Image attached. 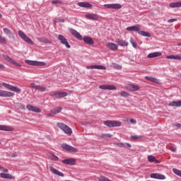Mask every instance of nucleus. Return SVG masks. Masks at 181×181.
Wrapping results in <instances>:
<instances>
[{
    "instance_id": "nucleus-36",
    "label": "nucleus",
    "mask_w": 181,
    "mask_h": 181,
    "mask_svg": "<svg viewBox=\"0 0 181 181\" xmlns=\"http://www.w3.org/2000/svg\"><path fill=\"white\" fill-rule=\"evenodd\" d=\"M49 158L50 159H52V160H54L55 162H57V160H59V157L54 155V153H51Z\"/></svg>"
},
{
    "instance_id": "nucleus-60",
    "label": "nucleus",
    "mask_w": 181,
    "mask_h": 181,
    "mask_svg": "<svg viewBox=\"0 0 181 181\" xmlns=\"http://www.w3.org/2000/svg\"><path fill=\"white\" fill-rule=\"evenodd\" d=\"M11 156H12V158H16V154H12Z\"/></svg>"
},
{
    "instance_id": "nucleus-51",
    "label": "nucleus",
    "mask_w": 181,
    "mask_h": 181,
    "mask_svg": "<svg viewBox=\"0 0 181 181\" xmlns=\"http://www.w3.org/2000/svg\"><path fill=\"white\" fill-rule=\"evenodd\" d=\"M18 107L21 110H25V105H23V104H22V103H18Z\"/></svg>"
},
{
    "instance_id": "nucleus-53",
    "label": "nucleus",
    "mask_w": 181,
    "mask_h": 181,
    "mask_svg": "<svg viewBox=\"0 0 181 181\" xmlns=\"http://www.w3.org/2000/svg\"><path fill=\"white\" fill-rule=\"evenodd\" d=\"M38 42H41V43H45V38H38Z\"/></svg>"
},
{
    "instance_id": "nucleus-12",
    "label": "nucleus",
    "mask_w": 181,
    "mask_h": 181,
    "mask_svg": "<svg viewBox=\"0 0 181 181\" xmlns=\"http://www.w3.org/2000/svg\"><path fill=\"white\" fill-rule=\"evenodd\" d=\"M150 177H151V179H157L158 180H165V179H166L164 175L159 173H151Z\"/></svg>"
},
{
    "instance_id": "nucleus-9",
    "label": "nucleus",
    "mask_w": 181,
    "mask_h": 181,
    "mask_svg": "<svg viewBox=\"0 0 181 181\" xmlns=\"http://www.w3.org/2000/svg\"><path fill=\"white\" fill-rule=\"evenodd\" d=\"M103 6L107 9H121L122 8V6L119 4H104Z\"/></svg>"
},
{
    "instance_id": "nucleus-32",
    "label": "nucleus",
    "mask_w": 181,
    "mask_h": 181,
    "mask_svg": "<svg viewBox=\"0 0 181 181\" xmlns=\"http://www.w3.org/2000/svg\"><path fill=\"white\" fill-rule=\"evenodd\" d=\"M139 35L144 36L145 37H151V35L149 34V33L141 30H139Z\"/></svg>"
},
{
    "instance_id": "nucleus-38",
    "label": "nucleus",
    "mask_w": 181,
    "mask_h": 181,
    "mask_svg": "<svg viewBox=\"0 0 181 181\" xmlns=\"http://www.w3.org/2000/svg\"><path fill=\"white\" fill-rule=\"evenodd\" d=\"M112 67L116 70H121V69H122V66L121 65L116 63L112 64Z\"/></svg>"
},
{
    "instance_id": "nucleus-63",
    "label": "nucleus",
    "mask_w": 181,
    "mask_h": 181,
    "mask_svg": "<svg viewBox=\"0 0 181 181\" xmlns=\"http://www.w3.org/2000/svg\"><path fill=\"white\" fill-rule=\"evenodd\" d=\"M178 46H181V44H178Z\"/></svg>"
},
{
    "instance_id": "nucleus-40",
    "label": "nucleus",
    "mask_w": 181,
    "mask_h": 181,
    "mask_svg": "<svg viewBox=\"0 0 181 181\" xmlns=\"http://www.w3.org/2000/svg\"><path fill=\"white\" fill-rule=\"evenodd\" d=\"M13 95H15L14 93L5 90V97H13Z\"/></svg>"
},
{
    "instance_id": "nucleus-45",
    "label": "nucleus",
    "mask_w": 181,
    "mask_h": 181,
    "mask_svg": "<svg viewBox=\"0 0 181 181\" xmlns=\"http://www.w3.org/2000/svg\"><path fill=\"white\" fill-rule=\"evenodd\" d=\"M148 162H155V156H148Z\"/></svg>"
},
{
    "instance_id": "nucleus-35",
    "label": "nucleus",
    "mask_w": 181,
    "mask_h": 181,
    "mask_svg": "<svg viewBox=\"0 0 181 181\" xmlns=\"http://www.w3.org/2000/svg\"><path fill=\"white\" fill-rule=\"evenodd\" d=\"M100 138H103L104 139L107 138H111L112 136V134H103L101 136H98Z\"/></svg>"
},
{
    "instance_id": "nucleus-42",
    "label": "nucleus",
    "mask_w": 181,
    "mask_h": 181,
    "mask_svg": "<svg viewBox=\"0 0 181 181\" xmlns=\"http://www.w3.org/2000/svg\"><path fill=\"white\" fill-rule=\"evenodd\" d=\"M120 95H121L122 97H125V98H127V97H129V93H127V92H125V91H122V92L120 93Z\"/></svg>"
},
{
    "instance_id": "nucleus-44",
    "label": "nucleus",
    "mask_w": 181,
    "mask_h": 181,
    "mask_svg": "<svg viewBox=\"0 0 181 181\" xmlns=\"http://www.w3.org/2000/svg\"><path fill=\"white\" fill-rule=\"evenodd\" d=\"M130 43L131 45H132L133 47H134V49H136V43L135 42V41H134L133 38H130Z\"/></svg>"
},
{
    "instance_id": "nucleus-48",
    "label": "nucleus",
    "mask_w": 181,
    "mask_h": 181,
    "mask_svg": "<svg viewBox=\"0 0 181 181\" xmlns=\"http://www.w3.org/2000/svg\"><path fill=\"white\" fill-rule=\"evenodd\" d=\"M177 21V19L176 18H172L168 21V23H173V22H176Z\"/></svg>"
},
{
    "instance_id": "nucleus-5",
    "label": "nucleus",
    "mask_w": 181,
    "mask_h": 181,
    "mask_svg": "<svg viewBox=\"0 0 181 181\" xmlns=\"http://www.w3.org/2000/svg\"><path fill=\"white\" fill-rule=\"evenodd\" d=\"M18 36L22 39L24 42L26 43H28V45H34V42L32 41V39H30L29 37L26 36V34L23 33L22 30L18 31Z\"/></svg>"
},
{
    "instance_id": "nucleus-2",
    "label": "nucleus",
    "mask_w": 181,
    "mask_h": 181,
    "mask_svg": "<svg viewBox=\"0 0 181 181\" xmlns=\"http://www.w3.org/2000/svg\"><path fill=\"white\" fill-rule=\"evenodd\" d=\"M57 125L65 134H67L68 135H71V134H73V131L71 130V129L69 127V126L66 125L64 123L58 122Z\"/></svg>"
},
{
    "instance_id": "nucleus-25",
    "label": "nucleus",
    "mask_w": 181,
    "mask_h": 181,
    "mask_svg": "<svg viewBox=\"0 0 181 181\" xmlns=\"http://www.w3.org/2000/svg\"><path fill=\"white\" fill-rule=\"evenodd\" d=\"M78 6L81 8H93V5L88 2H78Z\"/></svg>"
},
{
    "instance_id": "nucleus-29",
    "label": "nucleus",
    "mask_w": 181,
    "mask_h": 181,
    "mask_svg": "<svg viewBox=\"0 0 181 181\" xmlns=\"http://www.w3.org/2000/svg\"><path fill=\"white\" fill-rule=\"evenodd\" d=\"M170 8H181V1L173 2L169 4Z\"/></svg>"
},
{
    "instance_id": "nucleus-56",
    "label": "nucleus",
    "mask_w": 181,
    "mask_h": 181,
    "mask_svg": "<svg viewBox=\"0 0 181 181\" xmlns=\"http://www.w3.org/2000/svg\"><path fill=\"white\" fill-rule=\"evenodd\" d=\"M139 138H141V136H132V139H139Z\"/></svg>"
},
{
    "instance_id": "nucleus-52",
    "label": "nucleus",
    "mask_w": 181,
    "mask_h": 181,
    "mask_svg": "<svg viewBox=\"0 0 181 181\" xmlns=\"http://www.w3.org/2000/svg\"><path fill=\"white\" fill-rule=\"evenodd\" d=\"M130 122L133 124H136V120H135L134 119H131Z\"/></svg>"
},
{
    "instance_id": "nucleus-55",
    "label": "nucleus",
    "mask_w": 181,
    "mask_h": 181,
    "mask_svg": "<svg viewBox=\"0 0 181 181\" xmlns=\"http://www.w3.org/2000/svg\"><path fill=\"white\" fill-rule=\"evenodd\" d=\"M53 115H53V113H52V110H51L50 112L47 115V117H53Z\"/></svg>"
},
{
    "instance_id": "nucleus-31",
    "label": "nucleus",
    "mask_w": 181,
    "mask_h": 181,
    "mask_svg": "<svg viewBox=\"0 0 181 181\" xmlns=\"http://www.w3.org/2000/svg\"><path fill=\"white\" fill-rule=\"evenodd\" d=\"M129 88L131 90V91H138L140 90L139 86L134 85V84H130L129 86Z\"/></svg>"
},
{
    "instance_id": "nucleus-13",
    "label": "nucleus",
    "mask_w": 181,
    "mask_h": 181,
    "mask_svg": "<svg viewBox=\"0 0 181 181\" xmlns=\"http://www.w3.org/2000/svg\"><path fill=\"white\" fill-rule=\"evenodd\" d=\"M26 108L28 111H32L33 112H42V110H40V108L33 106L32 105H27Z\"/></svg>"
},
{
    "instance_id": "nucleus-18",
    "label": "nucleus",
    "mask_w": 181,
    "mask_h": 181,
    "mask_svg": "<svg viewBox=\"0 0 181 181\" xmlns=\"http://www.w3.org/2000/svg\"><path fill=\"white\" fill-rule=\"evenodd\" d=\"M3 32L9 37V39H15V35L12 33V31L8 28H3Z\"/></svg>"
},
{
    "instance_id": "nucleus-54",
    "label": "nucleus",
    "mask_w": 181,
    "mask_h": 181,
    "mask_svg": "<svg viewBox=\"0 0 181 181\" xmlns=\"http://www.w3.org/2000/svg\"><path fill=\"white\" fill-rule=\"evenodd\" d=\"M44 43H51V42L48 39L44 38Z\"/></svg>"
},
{
    "instance_id": "nucleus-58",
    "label": "nucleus",
    "mask_w": 181,
    "mask_h": 181,
    "mask_svg": "<svg viewBox=\"0 0 181 181\" xmlns=\"http://www.w3.org/2000/svg\"><path fill=\"white\" fill-rule=\"evenodd\" d=\"M175 127H177V128H180L181 127V124H175Z\"/></svg>"
},
{
    "instance_id": "nucleus-39",
    "label": "nucleus",
    "mask_w": 181,
    "mask_h": 181,
    "mask_svg": "<svg viewBox=\"0 0 181 181\" xmlns=\"http://www.w3.org/2000/svg\"><path fill=\"white\" fill-rule=\"evenodd\" d=\"M173 172L175 173V175H177V176H180V177H181V170L173 168Z\"/></svg>"
},
{
    "instance_id": "nucleus-19",
    "label": "nucleus",
    "mask_w": 181,
    "mask_h": 181,
    "mask_svg": "<svg viewBox=\"0 0 181 181\" xmlns=\"http://www.w3.org/2000/svg\"><path fill=\"white\" fill-rule=\"evenodd\" d=\"M85 18L90 21H98V16L95 13H88L85 16Z\"/></svg>"
},
{
    "instance_id": "nucleus-23",
    "label": "nucleus",
    "mask_w": 181,
    "mask_h": 181,
    "mask_svg": "<svg viewBox=\"0 0 181 181\" xmlns=\"http://www.w3.org/2000/svg\"><path fill=\"white\" fill-rule=\"evenodd\" d=\"M145 78L146 80L151 81V83H156V84H159L160 83V81L155 77L146 76Z\"/></svg>"
},
{
    "instance_id": "nucleus-37",
    "label": "nucleus",
    "mask_w": 181,
    "mask_h": 181,
    "mask_svg": "<svg viewBox=\"0 0 181 181\" xmlns=\"http://www.w3.org/2000/svg\"><path fill=\"white\" fill-rule=\"evenodd\" d=\"M3 57H4V59L6 60H7V62H9L10 63H11V64L13 63V62L15 60L12 59V58H11L8 55H3Z\"/></svg>"
},
{
    "instance_id": "nucleus-14",
    "label": "nucleus",
    "mask_w": 181,
    "mask_h": 181,
    "mask_svg": "<svg viewBox=\"0 0 181 181\" xmlns=\"http://www.w3.org/2000/svg\"><path fill=\"white\" fill-rule=\"evenodd\" d=\"M86 69L88 70H93V69H96L97 70H105V66L103 65H90L86 66Z\"/></svg>"
},
{
    "instance_id": "nucleus-62",
    "label": "nucleus",
    "mask_w": 181,
    "mask_h": 181,
    "mask_svg": "<svg viewBox=\"0 0 181 181\" xmlns=\"http://www.w3.org/2000/svg\"><path fill=\"white\" fill-rule=\"evenodd\" d=\"M2 18V14L0 13V18Z\"/></svg>"
},
{
    "instance_id": "nucleus-46",
    "label": "nucleus",
    "mask_w": 181,
    "mask_h": 181,
    "mask_svg": "<svg viewBox=\"0 0 181 181\" xmlns=\"http://www.w3.org/2000/svg\"><path fill=\"white\" fill-rule=\"evenodd\" d=\"M55 22H57L58 23H64V19H63V18H56Z\"/></svg>"
},
{
    "instance_id": "nucleus-30",
    "label": "nucleus",
    "mask_w": 181,
    "mask_h": 181,
    "mask_svg": "<svg viewBox=\"0 0 181 181\" xmlns=\"http://www.w3.org/2000/svg\"><path fill=\"white\" fill-rule=\"evenodd\" d=\"M117 146H119V148H131V144L128 143H117Z\"/></svg>"
},
{
    "instance_id": "nucleus-16",
    "label": "nucleus",
    "mask_w": 181,
    "mask_h": 181,
    "mask_svg": "<svg viewBox=\"0 0 181 181\" xmlns=\"http://www.w3.org/2000/svg\"><path fill=\"white\" fill-rule=\"evenodd\" d=\"M126 30H127L129 32H138V33H139V30H141V28H139V25H132V26L127 27L126 28Z\"/></svg>"
},
{
    "instance_id": "nucleus-47",
    "label": "nucleus",
    "mask_w": 181,
    "mask_h": 181,
    "mask_svg": "<svg viewBox=\"0 0 181 181\" xmlns=\"http://www.w3.org/2000/svg\"><path fill=\"white\" fill-rule=\"evenodd\" d=\"M52 4H53V5H56L57 4H62V1H60L59 0H52Z\"/></svg>"
},
{
    "instance_id": "nucleus-24",
    "label": "nucleus",
    "mask_w": 181,
    "mask_h": 181,
    "mask_svg": "<svg viewBox=\"0 0 181 181\" xmlns=\"http://www.w3.org/2000/svg\"><path fill=\"white\" fill-rule=\"evenodd\" d=\"M0 131L12 132V131H13V127H11V126L0 124Z\"/></svg>"
},
{
    "instance_id": "nucleus-33",
    "label": "nucleus",
    "mask_w": 181,
    "mask_h": 181,
    "mask_svg": "<svg viewBox=\"0 0 181 181\" xmlns=\"http://www.w3.org/2000/svg\"><path fill=\"white\" fill-rule=\"evenodd\" d=\"M62 108L60 107H56L52 110V114H53V115H56V114H59V112H62Z\"/></svg>"
},
{
    "instance_id": "nucleus-28",
    "label": "nucleus",
    "mask_w": 181,
    "mask_h": 181,
    "mask_svg": "<svg viewBox=\"0 0 181 181\" xmlns=\"http://www.w3.org/2000/svg\"><path fill=\"white\" fill-rule=\"evenodd\" d=\"M168 105L169 107H181V100L170 102Z\"/></svg>"
},
{
    "instance_id": "nucleus-15",
    "label": "nucleus",
    "mask_w": 181,
    "mask_h": 181,
    "mask_svg": "<svg viewBox=\"0 0 181 181\" xmlns=\"http://www.w3.org/2000/svg\"><path fill=\"white\" fill-rule=\"evenodd\" d=\"M62 163L64 165H71L73 166V165H76V159L75 158H66L62 160Z\"/></svg>"
},
{
    "instance_id": "nucleus-57",
    "label": "nucleus",
    "mask_w": 181,
    "mask_h": 181,
    "mask_svg": "<svg viewBox=\"0 0 181 181\" xmlns=\"http://www.w3.org/2000/svg\"><path fill=\"white\" fill-rule=\"evenodd\" d=\"M170 151H171V152H176V148L174 147H170Z\"/></svg>"
},
{
    "instance_id": "nucleus-61",
    "label": "nucleus",
    "mask_w": 181,
    "mask_h": 181,
    "mask_svg": "<svg viewBox=\"0 0 181 181\" xmlns=\"http://www.w3.org/2000/svg\"><path fill=\"white\" fill-rule=\"evenodd\" d=\"M154 161L156 162V163H160L159 160H155Z\"/></svg>"
},
{
    "instance_id": "nucleus-17",
    "label": "nucleus",
    "mask_w": 181,
    "mask_h": 181,
    "mask_svg": "<svg viewBox=\"0 0 181 181\" xmlns=\"http://www.w3.org/2000/svg\"><path fill=\"white\" fill-rule=\"evenodd\" d=\"M49 170L53 173L54 175H57V176H60L61 177H64V174L59 170H57L56 168L53 167H49Z\"/></svg>"
},
{
    "instance_id": "nucleus-50",
    "label": "nucleus",
    "mask_w": 181,
    "mask_h": 181,
    "mask_svg": "<svg viewBox=\"0 0 181 181\" xmlns=\"http://www.w3.org/2000/svg\"><path fill=\"white\" fill-rule=\"evenodd\" d=\"M0 97H5V90H0Z\"/></svg>"
},
{
    "instance_id": "nucleus-4",
    "label": "nucleus",
    "mask_w": 181,
    "mask_h": 181,
    "mask_svg": "<svg viewBox=\"0 0 181 181\" xmlns=\"http://www.w3.org/2000/svg\"><path fill=\"white\" fill-rule=\"evenodd\" d=\"M104 124L109 128H114L115 127H121V122L117 120H106L104 122Z\"/></svg>"
},
{
    "instance_id": "nucleus-1",
    "label": "nucleus",
    "mask_w": 181,
    "mask_h": 181,
    "mask_svg": "<svg viewBox=\"0 0 181 181\" xmlns=\"http://www.w3.org/2000/svg\"><path fill=\"white\" fill-rule=\"evenodd\" d=\"M69 32L71 33L72 36H74L78 40H83L86 45H94V40L90 37L85 36L83 37L80 33L73 28H69Z\"/></svg>"
},
{
    "instance_id": "nucleus-22",
    "label": "nucleus",
    "mask_w": 181,
    "mask_h": 181,
    "mask_svg": "<svg viewBox=\"0 0 181 181\" xmlns=\"http://www.w3.org/2000/svg\"><path fill=\"white\" fill-rule=\"evenodd\" d=\"M162 54L160 52H151L147 55L148 59H153L155 57H159Z\"/></svg>"
},
{
    "instance_id": "nucleus-20",
    "label": "nucleus",
    "mask_w": 181,
    "mask_h": 181,
    "mask_svg": "<svg viewBox=\"0 0 181 181\" xmlns=\"http://www.w3.org/2000/svg\"><path fill=\"white\" fill-rule=\"evenodd\" d=\"M0 177H1V179H8L9 180H12V179H15V177L12 175L6 173H0Z\"/></svg>"
},
{
    "instance_id": "nucleus-59",
    "label": "nucleus",
    "mask_w": 181,
    "mask_h": 181,
    "mask_svg": "<svg viewBox=\"0 0 181 181\" xmlns=\"http://www.w3.org/2000/svg\"><path fill=\"white\" fill-rule=\"evenodd\" d=\"M0 69H5V66L2 64H0Z\"/></svg>"
},
{
    "instance_id": "nucleus-41",
    "label": "nucleus",
    "mask_w": 181,
    "mask_h": 181,
    "mask_svg": "<svg viewBox=\"0 0 181 181\" xmlns=\"http://www.w3.org/2000/svg\"><path fill=\"white\" fill-rule=\"evenodd\" d=\"M6 42H7L6 39L0 35V43H3L4 45H5Z\"/></svg>"
},
{
    "instance_id": "nucleus-21",
    "label": "nucleus",
    "mask_w": 181,
    "mask_h": 181,
    "mask_svg": "<svg viewBox=\"0 0 181 181\" xmlns=\"http://www.w3.org/2000/svg\"><path fill=\"white\" fill-rule=\"evenodd\" d=\"M101 90H117V87L112 85H102L99 86Z\"/></svg>"
},
{
    "instance_id": "nucleus-11",
    "label": "nucleus",
    "mask_w": 181,
    "mask_h": 181,
    "mask_svg": "<svg viewBox=\"0 0 181 181\" xmlns=\"http://www.w3.org/2000/svg\"><path fill=\"white\" fill-rule=\"evenodd\" d=\"M26 64H29V66H45L46 64L45 62H37V61H32V60H25Z\"/></svg>"
},
{
    "instance_id": "nucleus-10",
    "label": "nucleus",
    "mask_w": 181,
    "mask_h": 181,
    "mask_svg": "<svg viewBox=\"0 0 181 181\" xmlns=\"http://www.w3.org/2000/svg\"><path fill=\"white\" fill-rule=\"evenodd\" d=\"M58 40H60L62 45H64L67 49H70V47H71V46L69 45V41H67L64 35H59L58 36Z\"/></svg>"
},
{
    "instance_id": "nucleus-27",
    "label": "nucleus",
    "mask_w": 181,
    "mask_h": 181,
    "mask_svg": "<svg viewBox=\"0 0 181 181\" xmlns=\"http://www.w3.org/2000/svg\"><path fill=\"white\" fill-rule=\"evenodd\" d=\"M166 59H172V60H181V55L179 54H172L166 56Z\"/></svg>"
},
{
    "instance_id": "nucleus-8",
    "label": "nucleus",
    "mask_w": 181,
    "mask_h": 181,
    "mask_svg": "<svg viewBox=\"0 0 181 181\" xmlns=\"http://www.w3.org/2000/svg\"><path fill=\"white\" fill-rule=\"evenodd\" d=\"M31 88L36 90L37 91H40L41 93H45V91H47V88L43 87L40 85H35V83H32L30 84Z\"/></svg>"
},
{
    "instance_id": "nucleus-26",
    "label": "nucleus",
    "mask_w": 181,
    "mask_h": 181,
    "mask_svg": "<svg viewBox=\"0 0 181 181\" xmlns=\"http://www.w3.org/2000/svg\"><path fill=\"white\" fill-rule=\"evenodd\" d=\"M106 46L107 47H109L110 50H117V49H118V45L114 42H107Z\"/></svg>"
},
{
    "instance_id": "nucleus-6",
    "label": "nucleus",
    "mask_w": 181,
    "mask_h": 181,
    "mask_svg": "<svg viewBox=\"0 0 181 181\" xmlns=\"http://www.w3.org/2000/svg\"><path fill=\"white\" fill-rule=\"evenodd\" d=\"M69 95V93H67L66 92H51L49 93V95H51V97H52V98H57V100H59V98H63L64 97H67V95Z\"/></svg>"
},
{
    "instance_id": "nucleus-43",
    "label": "nucleus",
    "mask_w": 181,
    "mask_h": 181,
    "mask_svg": "<svg viewBox=\"0 0 181 181\" xmlns=\"http://www.w3.org/2000/svg\"><path fill=\"white\" fill-rule=\"evenodd\" d=\"M0 172H3V173H8V172H9V170L4 167H0Z\"/></svg>"
},
{
    "instance_id": "nucleus-34",
    "label": "nucleus",
    "mask_w": 181,
    "mask_h": 181,
    "mask_svg": "<svg viewBox=\"0 0 181 181\" xmlns=\"http://www.w3.org/2000/svg\"><path fill=\"white\" fill-rule=\"evenodd\" d=\"M117 45H119V46H128V42H127L122 40H118Z\"/></svg>"
},
{
    "instance_id": "nucleus-7",
    "label": "nucleus",
    "mask_w": 181,
    "mask_h": 181,
    "mask_svg": "<svg viewBox=\"0 0 181 181\" xmlns=\"http://www.w3.org/2000/svg\"><path fill=\"white\" fill-rule=\"evenodd\" d=\"M61 148L64 149V151H66L67 152H77V148L76 147H73L67 144H62L61 145Z\"/></svg>"
},
{
    "instance_id": "nucleus-49",
    "label": "nucleus",
    "mask_w": 181,
    "mask_h": 181,
    "mask_svg": "<svg viewBox=\"0 0 181 181\" xmlns=\"http://www.w3.org/2000/svg\"><path fill=\"white\" fill-rule=\"evenodd\" d=\"M14 64V66H16L17 67H21L22 65H21V64L16 62V61L13 62V64Z\"/></svg>"
},
{
    "instance_id": "nucleus-3",
    "label": "nucleus",
    "mask_w": 181,
    "mask_h": 181,
    "mask_svg": "<svg viewBox=\"0 0 181 181\" xmlns=\"http://www.w3.org/2000/svg\"><path fill=\"white\" fill-rule=\"evenodd\" d=\"M4 86L7 90H9L10 91H13L14 93H21V88L13 86L9 83H6L5 82L3 83V84L0 83V88Z\"/></svg>"
}]
</instances>
